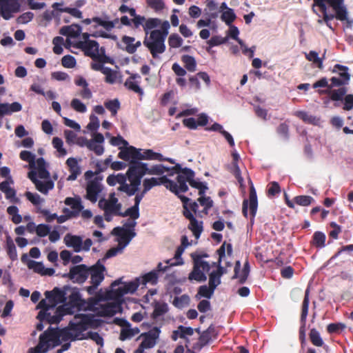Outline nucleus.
<instances>
[{
    "label": "nucleus",
    "mask_w": 353,
    "mask_h": 353,
    "mask_svg": "<svg viewBox=\"0 0 353 353\" xmlns=\"http://www.w3.org/2000/svg\"><path fill=\"white\" fill-rule=\"evenodd\" d=\"M221 19L227 25L230 26L231 23L235 20L236 14L232 8H228L227 10L222 12Z\"/></svg>",
    "instance_id": "obj_52"
},
{
    "label": "nucleus",
    "mask_w": 353,
    "mask_h": 353,
    "mask_svg": "<svg viewBox=\"0 0 353 353\" xmlns=\"http://www.w3.org/2000/svg\"><path fill=\"white\" fill-rule=\"evenodd\" d=\"M190 301V298L188 295L183 294L181 296H176L173 301V305L178 307L182 308L185 305H188Z\"/></svg>",
    "instance_id": "obj_61"
},
{
    "label": "nucleus",
    "mask_w": 353,
    "mask_h": 353,
    "mask_svg": "<svg viewBox=\"0 0 353 353\" xmlns=\"http://www.w3.org/2000/svg\"><path fill=\"white\" fill-rule=\"evenodd\" d=\"M118 157L123 161H128L130 159H137L139 161L142 160H161L162 154L154 152L151 149L137 148L130 145L129 148H121L118 154Z\"/></svg>",
    "instance_id": "obj_2"
},
{
    "label": "nucleus",
    "mask_w": 353,
    "mask_h": 353,
    "mask_svg": "<svg viewBox=\"0 0 353 353\" xmlns=\"http://www.w3.org/2000/svg\"><path fill=\"white\" fill-rule=\"evenodd\" d=\"M63 3H54L52 4V8L55 9L56 10H58L61 12H67L70 14H71L72 17H76L77 19H81L82 18V12L75 8H59V6H63Z\"/></svg>",
    "instance_id": "obj_35"
},
{
    "label": "nucleus",
    "mask_w": 353,
    "mask_h": 353,
    "mask_svg": "<svg viewBox=\"0 0 353 353\" xmlns=\"http://www.w3.org/2000/svg\"><path fill=\"white\" fill-rule=\"evenodd\" d=\"M104 271L105 266L99 262H97L95 265L89 268V272H90V283H92V285L87 287V292L90 294H93L94 291L103 280Z\"/></svg>",
    "instance_id": "obj_12"
},
{
    "label": "nucleus",
    "mask_w": 353,
    "mask_h": 353,
    "mask_svg": "<svg viewBox=\"0 0 353 353\" xmlns=\"http://www.w3.org/2000/svg\"><path fill=\"white\" fill-rule=\"evenodd\" d=\"M310 340L311 343L316 347H322L324 344L322 338L317 330L315 328L311 329L310 334Z\"/></svg>",
    "instance_id": "obj_46"
},
{
    "label": "nucleus",
    "mask_w": 353,
    "mask_h": 353,
    "mask_svg": "<svg viewBox=\"0 0 353 353\" xmlns=\"http://www.w3.org/2000/svg\"><path fill=\"white\" fill-rule=\"evenodd\" d=\"M22 110V105L19 102L12 103H1L0 101V117L6 115H10L13 112H17Z\"/></svg>",
    "instance_id": "obj_24"
},
{
    "label": "nucleus",
    "mask_w": 353,
    "mask_h": 353,
    "mask_svg": "<svg viewBox=\"0 0 353 353\" xmlns=\"http://www.w3.org/2000/svg\"><path fill=\"white\" fill-rule=\"evenodd\" d=\"M139 185H135L133 183H130V184L125 183L122 186H119L118 190L125 192L128 196H132L137 192Z\"/></svg>",
    "instance_id": "obj_51"
},
{
    "label": "nucleus",
    "mask_w": 353,
    "mask_h": 353,
    "mask_svg": "<svg viewBox=\"0 0 353 353\" xmlns=\"http://www.w3.org/2000/svg\"><path fill=\"white\" fill-rule=\"evenodd\" d=\"M349 68L347 66L336 64L334 66L332 72H338L339 78L349 82L350 80V74L348 72Z\"/></svg>",
    "instance_id": "obj_40"
},
{
    "label": "nucleus",
    "mask_w": 353,
    "mask_h": 353,
    "mask_svg": "<svg viewBox=\"0 0 353 353\" xmlns=\"http://www.w3.org/2000/svg\"><path fill=\"white\" fill-rule=\"evenodd\" d=\"M70 290L69 286H64L62 290L54 288L52 291H46L45 296L48 302L55 307L58 303H64L66 301L68 291Z\"/></svg>",
    "instance_id": "obj_13"
},
{
    "label": "nucleus",
    "mask_w": 353,
    "mask_h": 353,
    "mask_svg": "<svg viewBox=\"0 0 353 353\" xmlns=\"http://www.w3.org/2000/svg\"><path fill=\"white\" fill-rule=\"evenodd\" d=\"M160 332V329L157 327H154L148 332L142 333L141 334V337L143 338V341L141 342L142 346L146 347L148 349L153 347L157 343V340L159 336Z\"/></svg>",
    "instance_id": "obj_18"
},
{
    "label": "nucleus",
    "mask_w": 353,
    "mask_h": 353,
    "mask_svg": "<svg viewBox=\"0 0 353 353\" xmlns=\"http://www.w3.org/2000/svg\"><path fill=\"white\" fill-rule=\"evenodd\" d=\"M8 256L12 261L17 259V252L15 244L10 236L8 235L6 238V247H5Z\"/></svg>",
    "instance_id": "obj_33"
},
{
    "label": "nucleus",
    "mask_w": 353,
    "mask_h": 353,
    "mask_svg": "<svg viewBox=\"0 0 353 353\" xmlns=\"http://www.w3.org/2000/svg\"><path fill=\"white\" fill-rule=\"evenodd\" d=\"M85 144L86 147L91 151H93L97 155H101L104 152V148L101 144H97L94 142H88V140L85 139Z\"/></svg>",
    "instance_id": "obj_58"
},
{
    "label": "nucleus",
    "mask_w": 353,
    "mask_h": 353,
    "mask_svg": "<svg viewBox=\"0 0 353 353\" xmlns=\"http://www.w3.org/2000/svg\"><path fill=\"white\" fill-rule=\"evenodd\" d=\"M326 3L331 6L335 11L334 17L336 19L343 21L347 19V12L345 6L343 5L344 0H325Z\"/></svg>",
    "instance_id": "obj_19"
},
{
    "label": "nucleus",
    "mask_w": 353,
    "mask_h": 353,
    "mask_svg": "<svg viewBox=\"0 0 353 353\" xmlns=\"http://www.w3.org/2000/svg\"><path fill=\"white\" fill-rule=\"evenodd\" d=\"M168 305L166 303H156L153 312L152 313L151 317L153 319H156L159 316L165 314L168 312Z\"/></svg>",
    "instance_id": "obj_48"
},
{
    "label": "nucleus",
    "mask_w": 353,
    "mask_h": 353,
    "mask_svg": "<svg viewBox=\"0 0 353 353\" xmlns=\"http://www.w3.org/2000/svg\"><path fill=\"white\" fill-rule=\"evenodd\" d=\"M185 172L190 185L197 189L199 190V195H203L208 189L207 185L203 182L196 181L194 179L195 173L192 169H185Z\"/></svg>",
    "instance_id": "obj_23"
},
{
    "label": "nucleus",
    "mask_w": 353,
    "mask_h": 353,
    "mask_svg": "<svg viewBox=\"0 0 353 353\" xmlns=\"http://www.w3.org/2000/svg\"><path fill=\"white\" fill-rule=\"evenodd\" d=\"M163 180L161 176L160 178L152 177L150 179H145L143 181V186L144 188V192H148L153 187L161 185Z\"/></svg>",
    "instance_id": "obj_44"
},
{
    "label": "nucleus",
    "mask_w": 353,
    "mask_h": 353,
    "mask_svg": "<svg viewBox=\"0 0 353 353\" xmlns=\"http://www.w3.org/2000/svg\"><path fill=\"white\" fill-rule=\"evenodd\" d=\"M85 301L81 299V296L78 289L72 290L71 294L68 296V302L57 307V311L65 314H73L74 310H80L84 306Z\"/></svg>",
    "instance_id": "obj_6"
},
{
    "label": "nucleus",
    "mask_w": 353,
    "mask_h": 353,
    "mask_svg": "<svg viewBox=\"0 0 353 353\" xmlns=\"http://www.w3.org/2000/svg\"><path fill=\"white\" fill-rule=\"evenodd\" d=\"M309 289H307L305 292V296L302 303L301 314V325L299 328V340L301 345H303L305 342V323L306 318L308 314L309 309Z\"/></svg>",
    "instance_id": "obj_15"
},
{
    "label": "nucleus",
    "mask_w": 353,
    "mask_h": 353,
    "mask_svg": "<svg viewBox=\"0 0 353 353\" xmlns=\"http://www.w3.org/2000/svg\"><path fill=\"white\" fill-rule=\"evenodd\" d=\"M295 116L303 120L304 122L308 123H314L316 120L315 117L309 114L307 112L305 111H297L295 113Z\"/></svg>",
    "instance_id": "obj_64"
},
{
    "label": "nucleus",
    "mask_w": 353,
    "mask_h": 353,
    "mask_svg": "<svg viewBox=\"0 0 353 353\" xmlns=\"http://www.w3.org/2000/svg\"><path fill=\"white\" fill-rule=\"evenodd\" d=\"M148 6L155 12H160L165 8L163 0H145Z\"/></svg>",
    "instance_id": "obj_63"
},
{
    "label": "nucleus",
    "mask_w": 353,
    "mask_h": 353,
    "mask_svg": "<svg viewBox=\"0 0 353 353\" xmlns=\"http://www.w3.org/2000/svg\"><path fill=\"white\" fill-rule=\"evenodd\" d=\"M250 272V266L249 261L247 259L244 263L243 268L241 272H240L239 276L238 278L239 283L240 284H243L246 282V281L248 278Z\"/></svg>",
    "instance_id": "obj_53"
},
{
    "label": "nucleus",
    "mask_w": 353,
    "mask_h": 353,
    "mask_svg": "<svg viewBox=\"0 0 353 353\" xmlns=\"http://www.w3.org/2000/svg\"><path fill=\"white\" fill-rule=\"evenodd\" d=\"M170 168L163 164H157L152 165L150 168L148 166L147 174L150 175H162L165 172H170Z\"/></svg>",
    "instance_id": "obj_42"
},
{
    "label": "nucleus",
    "mask_w": 353,
    "mask_h": 353,
    "mask_svg": "<svg viewBox=\"0 0 353 353\" xmlns=\"http://www.w3.org/2000/svg\"><path fill=\"white\" fill-rule=\"evenodd\" d=\"M326 236L325 234L320 231H316L312 236L311 243L316 248H322L325 245Z\"/></svg>",
    "instance_id": "obj_39"
},
{
    "label": "nucleus",
    "mask_w": 353,
    "mask_h": 353,
    "mask_svg": "<svg viewBox=\"0 0 353 353\" xmlns=\"http://www.w3.org/2000/svg\"><path fill=\"white\" fill-rule=\"evenodd\" d=\"M181 61L184 64L185 69L190 72H194L196 69V62L195 59L188 54H184L181 57Z\"/></svg>",
    "instance_id": "obj_41"
},
{
    "label": "nucleus",
    "mask_w": 353,
    "mask_h": 353,
    "mask_svg": "<svg viewBox=\"0 0 353 353\" xmlns=\"http://www.w3.org/2000/svg\"><path fill=\"white\" fill-rule=\"evenodd\" d=\"M121 283V279H117L112 283V290L109 292L110 296L114 299H120L123 295L128 293H134L141 285L139 281H137V278L134 281L125 283L123 286L114 288L116 286Z\"/></svg>",
    "instance_id": "obj_10"
},
{
    "label": "nucleus",
    "mask_w": 353,
    "mask_h": 353,
    "mask_svg": "<svg viewBox=\"0 0 353 353\" xmlns=\"http://www.w3.org/2000/svg\"><path fill=\"white\" fill-rule=\"evenodd\" d=\"M81 31V28L78 25H72L70 26H64L61 29L60 33L63 35L77 37Z\"/></svg>",
    "instance_id": "obj_36"
},
{
    "label": "nucleus",
    "mask_w": 353,
    "mask_h": 353,
    "mask_svg": "<svg viewBox=\"0 0 353 353\" xmlns=\"http://www.w3.org/2000/svg\"><path fill=\"white\" fill-rule=\"evenodd\" d=\"M159 32H150V37H145L143 45L149 50L154 59L165 51V40Z\"/></svg>",
    "instance_id": "obj_4"
},
{
    "label": "nucleus",
    "mask_w": 353,
    "mask_h": 353,
    "mask_svg": "<svg viewBox=\"0 0 353 353\" xmlns=\"http://www.w3.org/2000/svg\"><path fill=\"white\" fill-rule=\"evenodd\" d=\"M37 190L43 194H47L49 190L53 189L54 182L52 180L41 181L39 180L34 185Z\"/></svg>",
    "instance_id": "obj_43"
},
{
    "label": "nucleus",
    "mask_w": 353,
    "mask_h": 353,
    "mask_svg": "<svg viewBox=\"0 0 353 353\" xmlns=\"http://www.w3.org/2000/svg\"><path fill=\"white\" fill-rule=\"evenodd\" d=\"M137 223L134 221L126 223L123 228L117 227L114 228L112 233L118 236V243L120 248H124L129 244L130 241L136 236L134 231Z\"/></svg>",
    "instance_id": "obj_8"
},
{
    "label": "nucleus",
    "mask_w": 353,
    "mask_h": 353,
    "mask_svg": "<svg viewBox=\"0 0 353 353\" xmlns=\"http://www.w3.org/2000/svg\"><path fill=\"white\" fill-rule=\"evenodd\" d=\"M37 308L41 310L39 312L37 319L41 321H46L50 324L59 323L63 316V313L57 311V308L55 310V314L52 315L48 311L50 309H54V306L50 302L47 303L46 299H42L38 304Z\"/></svg>",
    "instance_id": "obj_9"
},
{
    "label": "nucleus",
    "mask_w": 353,
    "mask_h": 353,
    "mask_svg": "<svg viewBox=\"0 0 353 353\" xmlns=\"http://www.w3.org/2000/svg\"><path fill=\"white\" fill-rule=\"evenodd\" d=\"M92 21L97 23L98 26H102L106 30L110 31L114 28L115 23L118 21V19H116L115 21H112L108 20V16H105L104 19L94 17L92 18Z\"/></svg>",
    "instance_id": "obj_37"
},
{
    "label": "nucleus",
    "mask_w": 353,
    "mask_h": 353,
    "mask_svg": "<svg viewBox=\"0 0 353 353\" xmlns=\"http://www.w3.org/2000/svg\"><path fill=\"white\" fill-rule=\"evenodd\" d=\"M225 247L227 250V254L231 256L232 255V245L231 243H226L223 242L221 246L217 250L216 252L219 255L218 263H221L223 257L225 256Z\"/></svg>",
    "instance_id": "obj_45"
},
{
    "label": "nucleus",
    "mask_w": 353,
    "mask_h": 353,
    "mask_svg": "<svg viewBox=\"0 0 353 353\" xmlns=\"http://www.w3.org/2000/svg\"><path fill=\"white\" fill-rule=\"evenodd\" d=\"M64 242L68 247L72 248L76 252L82 250V238L79 236L67 234L64 237Z\"/></svg>",
    "instance_id": "obj_27"
},
{
    "label": "nucleus",
    "mask_w": 353,
    "mask_h": 353,
    "mask_svg": "<svg viewBox=\"0 0 353 353\" xmlns=\"http://www.w3.org/2000/svg\"><path fill=\"white\" fill-rule=\"evenodd\" d=\"M104 105L111 112L112 116H116L121 108L120 102L117 99L105 101Z\"/></svg>",
    "instance_id": "obj_47"
},
{
    "label": "nucleus",
    "mask_w": 353,
    "mask_h": 353,
    "mask_svg": "<svg viewBox=\"0 0 353 353\" xmlns=\"http://www.w3.org/2000/svg\"><path fill=\"white\" fill-rule=\"evenodd\" d=\"M161 180H163L162 185H164L172 192L174 193L176 195H178V184L176 183V182H174L169 179L166 176H162Z\"/></svg>",
    "instance_id": "obj_59"
},
{
    "label": "nucleus",
    "mask_w": 353,
    "mask_h": 353,
    "mask_svg": "<svg viewBox=\"0 0 353 353\" xmlns=\"http://www.w3.org/2000/svg\"><path fill=\"white\" fill-rule=\"evenodd\" d=\"M305 58L310 61L315 63L317 67L320 69L323 68V58H319V54L316 51L311 50L309 53L305 54Z\"/></svg>",
    "instance_id": "obj_49"
},
{
    "label": "nucleus",
    "mask_w": 353,
    "mask_h": 353,
    "mask_svg": "<svg viewBox=\"0 0 353 353\" xmlns=\"http://www.w3.org/2000/svg\"><path fill=\"white\" fill-rule=\"evenodd\" d=\"M101 190V185L96 179L88 181L86 187L85 198L91 202L95 203Z\"/></svg>",
    "instance_id": "obj_21"
},
{
    "label": "nucleus",
    "mask_w": 353,
    "mask_h": 353,
    "mask_svg": "<svg viewBox=\"0 0 353 353\" xmlns=\"http://www.w3.org/2000/svg\"><path fill=\"white\" fill-rule=\"evenodd\" d=\"M161 20L158 18H149L145 19L143 28L145 34V37H148V34H150V30L157 28L160 26Z\"/></svg>",
    "instance_id": "obj_38"
},
{
    "label": "nucleus",
    "mask_w": 353,
    "mask_h": 353,
    "mask_svg": "<svg viewBox=\"0 0 353 353\" xmlns=\"http://www.w3.org/2000/svg\"><path fill=\"white\" fill-rule=\"evenodd\" d=\"M78 322L70 321L68 326L58 330L62 341L85 339V334L83 332L89 327H96L99 325L98 320L92 314H79L74 316Z\"/></svg>",
    "instance_id": "obj_1"
},
{
    "label": "nucleus",
    "mask_w": 353,
    "mask_h": 353,
    "mask_svg": "<svg viewBox=\"0 0 353 353\" xmlns=\"http://www.w3.org/2000/svg\"><path fill=\"white\" fill-rule=\"evenodd\" d=\"M183 43L182 38L176 33H173L168 38V44L170 48H179Z\"/></svg>",
    "instance_id": "obj_60"
},
{
    "label": "nucleus",
    "mask_w": 353,
    "mask_h": 353,
    "mask_svg": "<svg viewBox=\"0 0 353 353\" xmlns=\"http://www.w3.org/2000/svg\"><path fill=\"white\" fill-rule=\"evenodd\" d=\"M130 216L132 219L135 220L139 217V207L132 206L128 208L124 212H121L119 216L125 217Z\"/></svg>",
    "instance_id": "obj_55"
},
{
    "label": "nucleus",
    "mask_w": 353,
    "mask_h": 353,
    "mask_svg": "<svg viewBox=\"0 0 353 353\" xmlns=\"http://www.w3.org/2000/svg\"><path fill=\"white\" fill-rule=\"evenodd\" d=\"M214 289L210 285L208 287L205 285H201L199 288L196 297L201 296L210 299L214 293Z\"/></svg>",
    "instance_id": "obj_57"
},
{
    "label": "nucleus",
    "mask_w": 353,
    "mask_h": 353,
    "mask_svg": "<svg viewBox=\"0 0 353 353\" xmlns=\"http://www.w3.org/2000/svg\"><path fill=\"white\" fill-rule=\"evenodd\" d=\"M61 341L58 330H48L40 335L37 347L40 350L46 349L48 352L50 347V342L53 343V347H55L61 344Z\"/></svg>",
    "instance_id": "obj_11"
},
{
    "label": "nucleus",
    "mask_w": 353,
    "mask_h": 353,
    "mask_svg": "<svg viewBox=\"0 0 353 353\" xmlns=\"http://www.w3.org/2000/svg\"><path fill=\"white\" fill-rule=\"evenodd\" d=\"M128 161V169L126 172L128 181L135 185H140L141 179L147 174L148 163L137 159H130Z\"/></svg>",
    "instance_id": "obj_5"
},
{
    "label": "nucleus",
    "mask_w": 353,
    "mask_h": 353,
    "mask_svg": "<svg viewBox=\"0 0 353 353\" xmlns=\"http://www.w3.org/2000/svg\"><path fill=\"white\" fill-rule=\"evenodd\" d=\"M64 203L66 205L71 207L72 210L77 211V214L79 216L81 211L83 209V205L81 203V199L79 196L77 197H66Z\"/></svg>",
    "instance_id": "obj_32"
},
{
    "label": "nucleus",
    "mask_w": 353,
    "mask_h": 353,
    "mask_svg": "<svg viewBox=\"0 0 353 353\" xmlns=\"http://www.w3.org/2000/svg\"><path fill=\"white\" fill-rule=\"evenodd\" d=\"M77 47L81 48L86 56L91 57L95 60L99 53V45L96 41H79Z\"/></svg>",
    "instance_id": "obj_17"
},
{
    "label": "nucleus",
    "mask_w": 353,
    "mask_h": 353,
    "mask_svg": "<svg viewBox=\"0 0 353 353\" xmlns=\"http://www.w3.org/2000/svg\"><path fill=\"white\" fill-rule=\"evenodd\" d=\"M121 310V305L119 303H109L101 306L99 312L100 316L111 317Z\"/></svg>",
    "instance_id": "obj_28"
},
{
    "label": "nucleus",
    "mask_w": 353,
    "mask_h": 353,
    "mask_svg": "<svg viewBox=\"0 0 353 353\" xmlns=\"http://www.w3.org/2000/svg\"><path fill=\"white\" fill-rule=\"evenodd\" d=\"M135 41V38L127 35H124L121 38V42L125 45L124 50L129 54H133V44Z\"/></svg>",
    "instance_id": "obj_54"
},
{
    "label": "nucleus",
    "mask_w": 353,
    "mask_h": 353,
    "mask_svg": "<svg viewBox=\"0 0 353 353\" xmlns=\"http://www.w3.org/2000/svg\"><path fill=\"white\" fill-rule=\"evenodd\" d=\"M12 184L8 180L0 183V190L5 194L6 198L10 200L12 203H17L19 199L16 197V190L11 188Z\"/></svg>",
    "instance_id": "obj_26"
},
{
    "label": "nucleus",
    "mask_w": 353,
    "mask_h": 353,
    "mask_svg": "<svg viewBox=\"0 0 353 353\" xmlns=\"http://www.w3.org/2000/svg\"><path fill=\"white\" fill-rule=\"evenodd\" d=\"M66 164L69 168L70 174L68 176V180L74 181L81 174V168L78 165V161L75 158L70 157L66 161Z\"/></svg>",
    "instance_id": "obj_29"
},
{
    "label": "nucleus",
    "mask_w": 353,
    "mask_h": 353,
    "mask_svg": "<svg viewBox=\"0 0 353 353\" xmlns=\"http://www.w3.org/2000/svg\"><path fill=\"white\" fill-rule=\"evenodd\" d=\"M99 206L104 210L105 219L107 221H111L112 214L119 216L121 203H119L118 199L115 196L114 193H111L108 199H101L99 201Z\"/></svg>",
    "instance_id": "obj_7"
},
{
    "label": "nucleus",
    "mask_w": 353,
    "mask_h": 353,
    "mask_svg": "<svg viewBox=\"0 0 353 353\" xmlns=\"http://www.w3.org/2000/svg\"><path fill=\"white\" fill-rule=\"evenodd\" d=\"M190 256L193 260V268L188 275V280L191 282L195 281L199 283L205 281L207 280L205 273L210 271V265L203 259L208 257L209 255L207 253H192Z\"/></svg>",
    "instance_id": "obj_3"
},
{
    "label": "nucleus",
    "mask_w": 353,
    "mask_h": 353,
    "mask_svg": "<svg viewBox=\"0 0 353 353\" xmlns=\"http://www.w3.org/2000/svg\"><path fill=\"white\" fill-rule=\"evenodd\" d=\"M19 157L21 160L28 162L31 167L34 166L35 164V156L29 151H21L19 154Z\"/></svg>",
    "instance_id": "obj_62"
},
{
    "label": "nucleus",
    "mask_w": 353,
    "mask_h": 353,
    "mask_svg": "<svg viewBox=\"0 0 353 353\" xmlns=\"http://www.w3.org/2000/svg\"><path fill=\"white\" fill-rule=\"evenodd\" d=\"M89 268L84 265H77L72 267L68 273V277L74 283H83L90 276Z\"/></svg>",
    "instance_id": "obj_14"
},
{
    "label": "nucleus",
    "mask_w": 353,
    "mask_h": 353,
    "mask_svg": "<svg viewBox=\"0 0 353 353\" xmlns=\"http://www.w3.org/2000/svg\"><path fill=\"white\" fill-rule=\"evenodd\" d=\"M347 92V89L345 87H341L339 89H332V88H329V89L324 90H319V93L320 94L329 95L330 99L333 101H342L346 95Z\"/></svg>",
    "instance_id": "obj_22"
},
{
    "label": "nucleus",
    "mask_w": 353,
    "mask_h": 353,
    "mask_svg": "<svg viewBox=\"0 0 353 353\" xmlns=\"http://www.w3.org/2000/svg\"><path fill=\"white\" fill-rule=\"evenodd\" d=\"M7 212L12 216V221L15 224H19L22 221V217L19 214V209L15 205L9 206L7 208Z\"/></svg>",
    "instance_id": "obj_50"
},
{
    "label": "nucleus",
    "mask_w": 353,
    "mask_h": 353,
    "mask_svg": "<svg viewBox=\"0 0 353 353\" xmlns=\"http://www.w3.org/2000/svg\"><path fill=\"white\" fill-rule=\"evenodd\" d=\"M312 201H314V199L311 196L307 195H300L294 198V202L301 206H308L312 203Z\"/></svg>",
    "instance_id": "obj_56"
},
{
    "label": "nucleus",
    "mask_w": 353,
    "mask_h": 353,
    "mask_svg": "<svg viewBox=\"0 0 353 353\" xmlns=\"http://www.w3.org/2000/svg\"><path fill=\"white\" fill-rule=\"evenodd\" d=\"M214 332V327L210 325L206 330L203 331L199 337V350L206 345L212 339V334Z\"/></svg>",
    "instance_id": "obj_34"
},
{
    "label": "nucleus",
    "mask_w": 353,
    "mask_h": 353,
    "mask_svg": "<svg viewBox=\"0 0 353 353\" xmlns=\"http://www.w3.org/2000/svg\"><path fill=\"white\" fill-rule=\"evenodd\" d=\"M250 194H249V208L250 213L251 215V220H253L256 216L257 208H258V200L256 196V190L253 185L252 181H250Z\"/></svg>",
    "instance_id": "obj_25"
},
{
    "label": "nucleus",
    "mask_w": 353,
    "mask_h": 353,
    "mask_svg": "<svg viewBox=\"0 0 353 353\" xmlns=\"http://www.w3.org/2000/svg\"><path fill=\"white\" fill-rule=\"evenodd\" d=\"M20 10L19 0H5L0 8V15L6 20L12 17V13L17 12Z\"/></svg>",
    "instance_id": "obj_16"
},
{
    "label": "nucleus",
    "mask_w": 353,
    "mask_h": 353,
    "mask_svg": "<svg viewBox=\"0 0 353 353\" xmlns=\"http://www.w3.org/2000/svg\"><path fill=\"white\" fill-rule=\"evenodd\" d=\"M159 275L156 272V271L152 270L141 276L137 278V281H139L141 285H146L147 284H150L152 285H155L158 283Z\"/></svg>",
    "instance_id": "obj_31"
},
{
    "label": "nucleus",
    "mask_w": 353,
    "mask_h": 353,
    "mask_svg": "<svg viewBox=\"0 0 353 353\" xmlns=\"http://www.w3.org/2000/svg\"><path fill=\"white\" fill-rule=\"evenodd\" d=\"M137 78H141L139 74H131V76L126 79L125 82L124 83V85L129 90L133 91L134 92L137 93L139 95H143V91L142 88L139 85V83L134 81Z\"/></svg>",
    "instance_id": "obj_30"
},
{
    "label": "nucleus",
    "mask_w": 353,
    "mask_h": 353,
    "mask_svg": "<svg viewBox=\"0 0 353 353\" xmlns=\"http://www.w3.org/2000/svg\"><path fill=\"white\" fill-rule=\"evenodd\" d=\"M183 216L190 221L188 229L192 231L196 239L199 238L203 230V221H199L190 210H186V213Z\"/></svg>",
    "instance_id": "obj_20"
}]
</instances>
